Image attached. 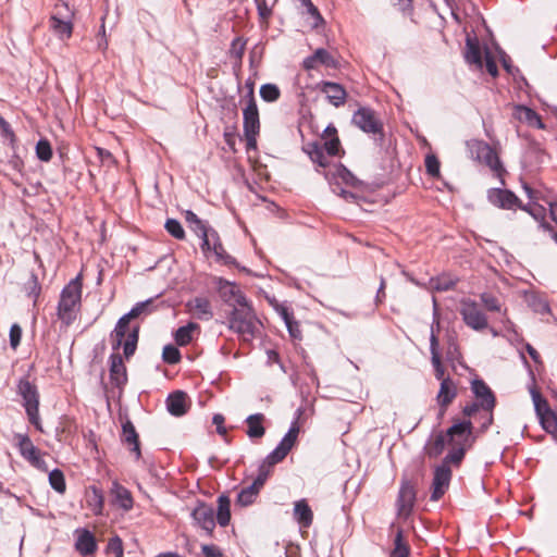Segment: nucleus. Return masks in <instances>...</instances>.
Here are the masks:
<instances>
[{"mask_svg": "<svg viewBox=\"0 0 557 557\" xmlns=\"http://www.w3.org/2000/svg\"><path fill=\"white\" fill-rule=\"evenodd\" d=\"M321 90L325 94L330 103L335 107L343 106L346 101L347 92L345 88L337 83L324 82L322 83Z\"/></svg>", "mask_w": 557, "mask_h": 557, "instance_id": "c85d7f7f", "label": "nucleus"}, {"mask_svg": "<svg viewBox=\"0 0 557 557\" xmlns=\"http://www.w3.org/2000/svg\"><path fill=\"white\" fill-rule=\"evenodd\" d=\"M451 480V469L446 463H441L434 470L431 500L436 502L446 493Z\"/></svg>", "mask_w": 557, "mask_h": 557, "instance_id": "4468645a", "label": "nucleus"}, {"mask_svg": "<svg viewBox=\"0 0 557 557\" xmlns=\"http://www.w3.org/2000/svg\"><path fill=\"white\" fill-rule=\"evenodd\" d=\"M166 408L172 416L181 417L185 414L187 411L186 394L177 391L169 395L166 399Z\"/></svg>", "mask_w": 557, "mask_h": 557, "instance_id": "7c9ffc66", "label": "nucleus"}, {"mask_svg": "<svg viewBox=\"0 0 557 557\" xmlns=\"http://www.w3.org/2000/svg\"><path fill=\"white\" fill-rule=\"evenodd\" d=\"M81 300L82 277L77 275L63 287L58 304V317L66 326L76 320L81 308Z\"/></svg>", "mask_w": 557, "mask_h": 557, "instance_id": "f03ea898", "label": "nucleus"}, {"mask_svg": "<svg viewBox=\"0 0 557 557\" xmlns=\"http://www.w3.org/2000/svg\"><path fill=\"white\" fill-rule=\"evenodd\" d=\"M139 327L135 326L129 331L123 341V350L126 358L131 357L137 347Z\"/></svg>", "mask_w": 557, "mask_h": 557, "instance_id": "c03bdc74", "label": "nucleus"}, {"mask_svg": "<svg viewBox=\"0 0 557 557\" xmlns=\"http://www.w3.org/2000/svg\"><path fill=\"white\" fill-rule=\"evenodd\" d=\"M258 13L263 21H268L272 14L271 8L267 4L265 0H255Z\"/></svg>", "mask_w": 557, "mask_h": 557, "instance_id": "69168bd1", "label": "nucleus"}, {"mask_svg": "<svg viewBox=\"0 0 557 557\" xmlns=\"http://www.w3.org/2000/svg\"><path fill=\"white\" fill-rule=\"evenodd\" d=\"M162 359L169 364H175L181 360V352L174 345H166L162 351Z\"/></svg>", "mask_w": 557, "mask_h": 557, "instance_id": "603ef678", "label": "nucleus"}, {"mask_svg": "<svg viewBox=\"0 0 557 557\" xmlns=\"http://www.w3.org/2000/svg\"><path fill=\"white\" fill-rule=\"evenodd\" d=\"M41 287L38 283L37 276L32 274L29 282L27 283V294L29 297L34 299V304H36L37 298L40 295Z\"/></svg>", "mask_w": 557, "mask_h": 557, "instance_id": "6e6d98bb", "label": "nucleus"}, {"mask_svg": "<svg viewBox=\"0 0 557 557\" xmlns=\"http://www.w3.org/2000/svg\"><path fill=\"white\" fill-rule=\"evenodd\" d=\"M465 58L469 64L475 65L476 69L483 67L482 52L476 40L467 39Z\"/></svg>", "mask_w": 557, "mask_h": 557, "instance_id": "c9c22d12", "label": "nucleus"}, {"mask_svg": "<svg viewBox=\"0 0 557 557\" xmlns=\"http://www.w3.org/2000/svg\"><path fill=\"white\" fill-rule=\"evenodd\" d=\"M10 345L15 350L21 343L22 329L18 324L14 323L10 327Z\"/></svg>", "mask_w": 557, "mask_h": 557, "instance_id": "13d9d810", "label": "nucleus"}, {"mask_svg": "<svg viewBox=\"0 0 557 557\" xmlns=\"http://www.w3.org/2000/svg\"><path fill=\"white\" fill-rule=\"evenodd\" d=\"M352 121L359 128L369 134H379L383 127L376 113L369 108H360L355 112Z\"/></svg>", "mask_w": 557, "mask_h": 557, "instance_id": "f8f14e48", "label": "nucleus"}, {"mask_svg": "<svg viewBox=\"0 0 557 557\" xmlns=\"http://www.w3.org/2000/svg\"><path fill=\"white\" fill-rule=\"evenodd\" d=\"M424 164L430 176L437 177L440 175V161L434 153L430 152L425 156Z\"/></svg>", "mask_w": 557, "mask_h": 557, "instance_id": "864d4df0", "label": "nucleus"}, {"mask_svg": "<svg viewBox=\"0 0 557 557\" xmlns=\"http://www.w3.org/2000/svg\"><path fill=\"white\" fill-rule=\"evenodd\" d=\"M446 444H448L446 434L440 432L426 443L425 454L431 458H436L443 453Z\"/></svg>", "mask_w": 557, "mask_h": 557, "instance_id": "e433bc0d", "label": "nucleus"}, {"mask_svg": "<svg viewBox=\"0 0 557 557\" xmlns=\"http://www.w3.org/2000/svg\"><path fill=\"white\" fill-rule=\"evenodd\" d=\"M17 394L23 399V406L29 422L37 430L42 431L39 417V394L36 385L27 377H22L17 383Z\"/></svg>", "mask_w": 557, "mask_h": 557, "instance_id": "39448f33", "label": "nucleus"}, {"mask_svg": "<svg viewBox=\"0 0 557 557\" xmlns=\"http://www.w3.org/2000/svg\"><path fill=\"white\" fill-rule=\"evenodd\" d=\"M533 401L536 414L542 428L557 440V414L550 409L548 403L540 394L533 393Z\"/></svg>", "mask_w": 557, "mask_h": 557, "instance_id": "1a4fd4ad", "label": "nucleus"}, {"mask_svg": "<svg viewBox=\"0 0 557 557\" xmlns=\"http://www.w3.org/2000/svg\"><path fill=\"white\" fill-rule=\"evenodd\" d=\"M108 549L116 557H123V542L119 536H113L109 540Z\"/></svg>", "mask_w": 557, "mask_h": 557, "instance_id": "052dcab7", "label": "nucleus"}, {"mask_svg": "<svg viewBox=\"0 0 557 557\" xmlns=\"http://www.w3.org/2000/svg\"><path fill=\"white\" fill-rule=\"evenodd\" d=\"M110 381L114 386L122 388L127 382L126 368L119 354L110 356Z\"/></svg>", "mask_w": 557, "mask_h": 557, "instance_id": "5701e85b", "label": "nucleus"}, {"mask_svg": "<svg viewBox=\"0 0 557 557\" xmlns=\"http://www.w3.org/2000/svg\"><path fill=\"white\" fill-rule=\"evenodd\" d=\"M487 199L492 205L502 209L522 208L519 198L508 189L492 188L487 193Z\"/></svg>", "mask_w": 557, "mask_h": 557, "instance_id": "a211bd4d", "label": "nucleus"}, {"mask_svg": "<svg viewBox=\"0 0 557 557\" xmlns=\"http://www.w3.org/2000/svg\"><path fill=\"white\" fill-rule=\"evenodd\" d=\"M201 552L206 557H222L223 554L216 545H202Z\"/></svg>", "mask_w": 557, "mask_h": 557, "instance_id": "338daca9", "label": "nucleus"}, {"mask_svg": "<svg viewBox=\"0 0 557 557\" xmlns=\"http://www.w3.org/2000/svg\"><path fill=\"white\" fill-rule=\"evenodd\" d=\"M319 65L336 69L338 63L327 50L320 48L317 49L313 54L304 60V67L306 70H314Z\"/></svg>", "mask_w": 557, "mask_h": 557, "instance_id": "4be33fe9", "label": "nucleus"}, {"mask_svg": "<svg viewBox=\"0 0 557 557\" xmlns=\"http://www.w3.org/2000/svg\"><path fill=\"white\" fill-rule=\"evenodd\" d=\"M460 314L463 322L474 331H482L487 327V318L473 300H462Z\"/></svg>", "mask_w": 557, "mask_h": 557, "instance_id": "9d476101", "label": "nucleus"}, {"mask_svg": "<svg viewBox=\"0 0 557 557\" xmlns=\"http://www.w3.org/2000/svg\"><path fill=\"white\" fill-rule=\"evenodd\" d=\"M263 413H253L246 418L247 423V435L250 440L261 438L265 433V428L263 426L264 422Z\"/></svg>", "mask_w": 557, "mask_h": 557, "instance_id": "2f4dec72", "label": "nucleus"}, {"mask_svg": "<svg viewBox=\"0 0 557 557\" xmlns=\"http://www.w3.org/2000/svg\"><path fill=\"white\" fill-rule=\"evenodd\" d=\"M299 428L297 423L294 422L278 445L264 458L263 462L260 465L258 475L252 482L255 486H257L259 490L262 488L271 473L272 467L281 462L292 450L296 443Z\"/></svg>", "mask_w": 557, "mask_h": 557, "instance_id": "f257e3e1", "label": "nucleus"}, {"mask_svg": "<svg viewBox=\"0 0 557 557\" xmlns=\"http://www.w3.org/2000/svg\"><path fill=\"white\" fill-rule=\"evenodd\" d=\"M410 548L404 540L403 530L398 529L394 539V548L392 549L389 557H409Z\"/></svg>", "mask_w": 557, "mask_h": 557, "instance_id": "79ce46f5", "label": "nucleus"}, {"mask_svg": "<svg viewBox=\"0 0 557 557\" xmlns=\"http://www.w3.org/2000/svg\"><path fill=\"white\" fill-rule=\"evenodd\" d=\"M131 320L132 319L127 314L122 315L111 333V343L114 350H117L122 346L123 341L128 333V324Z\"/></svg>", "mask_w": 557, "mask_h": 557, "instance_id": "473e14b6", "label": "nucleus"}, {"mask_svg": "<svg viewBox=\"0 0 557 557\" xmlns=\"http://www.w3.org/2000/svg\"><path fill=\"white\" fill-rule=\"evenodd\" d=\"M123 442L128 445L131 451H133L136 456V459H138L141 455L138 434L129 421L123 424Z\"/></svg>", "mask_w": 557, "mask_h": 557, "instance_id": "f704fd0d", "label": "nucleus"}, {"mask_svg": "<svg viewBox=\"0 0 557 557\" xmlns=\"http://www.w3.org/2000/svg\"><path fill=\"white\" fill-rule=\"evenodd\" d=\"M471 391L476 398V403L480 404L481 409L488 412L487 421L483 424V428L486 429L492 424L493 421L492 411L496 403L494 393L481 379H474L471 382Z\"/></svg>", "mask_w": 557, "mask_h": 557, "instance_id": "6e6552de", "label": "nucleus"}, {"mask_svg": "<svg viewBox=\"0 0 557 557\" xmlns=\"http://www.w3.org/2000/svg\"><path fill=\"white\" fill-rule=\"evenodd\" d=\"M186 307L199 320L208 321L213 317L211 302L206 297H196L189 300Z\"/></svg>", "mask_w": 557, "mask_h": 557, "instance_id": "a878e982", "label": "nucleus"}, {"mask_svg": "<svg viewBox=\"0 0 557 557\" xmlns=\"http://www.w3.org/2000/svg\"><path fill=\"white\" fill-rule=\"evenodd\" d=\"M208 242L205 244V237H201V248L203 250L213 251L219 260H222L225 264H235V259L227 255L222 243L220 242L218 233L210 228L208 232Z\"/></svg>", "mask_w": 557, "mask_h": 557, "instance_id": "6ab92c4d", "label": "nucleus"}, {"mask_svg": "<svg viewBox=\"0 0 557 557\" xmlns=\"http://www.w3.org/2000/svg\"><path fill=\"white\" fill-rule=\"evenodd\" d=\"M467 449L468 448H463L461 446H451V449L446 455L442 463H446L447 466H449V463L459 465L463 459Z\"/></svg>", "mask_w": 557, "mask_h": 557, "instance_id": "09e8293b", "label": "nucleus"}, {"mask_svg": "<svg viewBox=\"0 0 557 557\" xmlns=\"http://www.w3.org/2000/svg\"><path fill=\"white\" fill-rule=\"evenodd\" d=\"M285 326L287 327V331L294 339H300L301 338V331L299 329V323L295 320L293 317L289 319V321H285Z\"/></svg>", "mask_w": 557, "mask_h": 557, "instance_id": "e2e57ef3", "label": "nucleus"}, {"mask_svg": "<svg viewBox=\"0 0 557 557\" xmlns=\"http://www.w3.org/2000/svg\"><path fill=\"white\" fill-rule=\"evenodd\" d=\"M111 502L124 511H129L134 506L132 493L116 480L112 482L110 488Z\"/></svg>", "mask_w": 557, "mask_h": 557, "instance_id": "412c9836", "label": "nucleus"}, {"mask_svg": "<svg viewBox=\"0 0 557 557\" xmlns=\"http://www.w3.org/2000/svg\"><path fill=\"white\" fill-rule=\"evenodd\" d=\"M481 300L485 308L490 311H500V304L496 297L491 294L483 293L481 295Z\"/></svg>", "mask_w": 557, "mask_h": 557, "instance_id": "4d7b16f0", "label": "nucleus"}, {"mask_svg": "<svg viewBox=\"0 0 557 557\" xmlns=\"http://www.w3.org/2000/svg\"><path fill=\"white\" fill-rule=\"evenodd\" d=\"M218 289L224 302L233 306L234 308L245 306L248 302L239 286L233 282L220 278L218 282Z\"/></svg>", "mask_w": 557, "mask_h": 557, "instance_id": "2eb2a0df", "label": "nucleus"}, {"mask_svg": "<svg viewBox=\"0 0 557 557\" xmlns=\"http://www.w3.org/2000/svg\"><path fill=\"white\" fill-rule=\"evenodd\" d=\"M280 96V88L275 84H264L260 87V97L267 102L276 101Z\"/></svg>", "mask_w": 557, "mask_h": 557, "instance_id": "de8ad7c7", "label": "nucleus"}, {"mask_svg": "<svg viewBox=\"0 0 557 557\" xmlns=\"http://www.w3.org/2000/svg\"><path fill=\"white\" fill-rule=\"evenodd\" d=\"M17 447L23 458L28 460L34 467L38 469L45 468V460L40 456L39 449L33 444L28 435L16 434Z\"/></svg>", "mask_w": 557, "mask_h": 557, "instance_id": "dca6fc26", "label": "nucleus"}, {"mask_svg": "<svg viewBox=\"0 0 557 557\" xmlns=\"http://www.w3.org/2000/svg\"><path fill=\"white\" fill-rule=\"evenodd\" d=\"M231 520V502L225 495L218 498L216 521L221 527H226Z\"/></svg>", "mask_w": 557, "mask_h": 557, "instance_id": "4c0bfd02", "label": "nucleus"}, {"mask_svg": "<svg viewBox=\"0 0 557 557\" xmlns=\"http://www.w3.org/2000/svg\"><path fill=\"white\" fill-rule=\"evenodd\" d=\"M50 27L61 39H69L72 36L73 25L69 21H63L57 16L50 18Z\"/></svg>", "mask_w": 557, "mask_h": 557, "instance_id": "58836bf2", "label": "nucleus"}, {"mask_svg": "<svg viewBox=\"0 0 557 557\" xmlns=\"http://www.w3.org/2000/svg\"><path fill=\"white\" fill-rule=\"evenodd\" d=\"M293 517L301 528L307 529L311 527L313 522V511L307 499L302 498L294 503Z\"/></svg>", "mask_w": 557, "mask_h": 557, "instance_id": "bb28decb", "label": "nucleus"}, {"mask_svg": "<svg viewBox=\"0 0 557 557\" xmlns=\"http://www.w3.org/2000/svg\"><path fill=\"white\" fill-rule=\"evenodd\" d=\"M260 490L255 486L252 483L244 487L237 495L236 505L242 507H247L255 503L257 496L259 495Z\"/></svg>", "mask_w": 557, "mask_h": 557, "instance_id": "a19ab883", "label": "nucleus"}, {"mask_svg": "<svg viewBox=\"0 0 557 557\" xmlns=\"http://www.w3.org/2000/svg\"><path fill=\"white\" fill-rule=\"evenodd\" d=\"M337 176L347 185H356L357 178L344 166L337 169Z\"/></svg>", "mask_w": 557, "mask_h": 557, "instance_id": "0e129e2a", "label": "nucleus"}, {"mask_svg": "<svg viewBox=\"0 0 557 557\" xmlns=\"http://www.w3.org/2000/svg\"><path fill=\"white\" fill-rule=\"evenodd\" d=\"M244 116V131L246 139H255L259 134L260 129V121H259V111L253 98V91L250 90L249 100L247 102L246 108L243 110Z\"/></svg>", "mask_w": 557, "mask_h": 557, "instance_id": "9b49d317", "label": "nucleus"}, {"mask_svg": "<svg viewBox=\"0 0 557 557\" xmlns=\"http://www.w3.org/2000/svg\"><path fill=\"white\" fill-rule=\"evenodd\" d=\"M75 548L82 556H88L96 552L97 542L94 534L87 529L76 530Z\"/></svg>", "mask_w": 557, "mask_h": 557, "instance_id": "393cba45", "label": "nucleus"}, {"mask_svg": "<svg viewBox=\"0 0 557 557\" xmlns=\"http://www.w3.org/2000/svg\"><path fill=\"white\" fill-rule=\"evenodd\" d=\"M49 483L51 487L60 494H63L66 490L64 474L59 469H54L49 473Z\"/></svg>", "mask_w": 557, "mask_h": 557, "instance_id": "a18cd8bd", "label": "nucleus"}, {"mask_svg": "<svg viewBox=\"0 0 557 557\" xmlns=\"http://www.w3.org/2000/svg\"><path fill=\"white\" fill-rule=\"evenodd\" d=\"M273 307L276 313L282 318L284 322L289 321V319L294 317V313L290 310V308L284 302H275Z\"/></svg>", "mask_w": 557, "mask_h": 557, "instance_id": "bf43d9fd", "label": "nucleus"}, {"mask_svg": "<svg viewBox=\"0 0 557 557\" xmlns=\"http://www.w3.org/2000/svg\"><path fill=\"white\" fill-rule=\"evenodd\" d=\"M257 322L255 312L247 302L245 306L233 308L228 318V327L245 341H250L255 336Z\"/></svg>", "mask_w": 557, "mask_h": 557, "instance_id": "20e7f679", "label": "nucleus"}, {"mask_svg": "<svg viewBox=\"0 0 557 557\" xmlns=\"http://www.w3.org/2000/svg\"><path fill=\"white\" fill-rule=\"evenodd\" d=\"M471 158L481 164L486 165L493 174L505 185L504 175L506 170L499 159L496 141H468Z\"/></svg>", "mask_w": 557, "mask_h": 557, "instance_id": "7ed1b4c3", "label": "nucleus"}, {"mask_svg": "<svg viewBox=\"0 0 557 557\" xmlns=\"http://www.w3.org/2000/svg\"><path fill=\"white\" fill-rule=\"evenodd\" d=\"M431 361H432V366L434 368L435 377L437 380H440L441 382H443V380H445L446 377L444 376L445 369H444V367L442 364L441 356H436L434 354V357H431Z\"/></svg>", "mask_w": 557, "mask_h": 557, "instance_id": "680f3d73", "label": "nucleus"}, {"mask_svg": "<svg viewBox=\"0 0 557 557\" xmlns=\"http://www.w3.org/2000/svg\"><path fill=\"white\" fill-rule=\"evenodd\" d=\"M457 396V385L450 377H446L441 382L440 391L436 396V401L440 406V417H443L447 407L454 401Z\"/></svg>", "mask_w": 557, "mask_h": 557, "instance_id": "aec40b11", "label": "nucleus"}, {"mask_svg": "<svg viewBox=\"0 0 557 557\" xmlns=\"http://www.w3.org/2000/svg\"><path fill=\"white\" fill-rule=\"evenodd\" d=\"M546 154L544 150L537 145L536 141H532L525 149L522 156V164L524 168L533 170L544 163Z\"/></svg>", "mask_w": 557, "mask_h": 557, "instance_id": "cd10ccee", "label": "nucleus"}, {"mask_svg": "<svg viewBox=\"0 0 557 557\" xmlns=\"http://www.w3.org/2000/svg\"><path fill=\"white\" fill-rule=\"evenodd\" d=\"M85 502L86 506L95 516H101L103 513L104 508V494L103 491L96 486L91 485L85 491Z\"/></svg>", "mask_w": 557, "mask_h": 557, "instance_id": "b1692460", "label": "nucleus"}, {"mask_svg": "<svg viewBox=\"0 0 557 557\" xmlns=\"http://www.w3.org/2000/svg\"><path fill=\"white\" fill-rule=\"evenodd\" d=\"M194 522L200 527L208 535H211L214 527V509L206 503H199L191 511Z\"/></svg>", "mask_w": 557, "mask_h": 557, "instance_id": "f3484780", "label": "nucleus"}, {"mask_svg": "<svg viewBox=\"0 0 557 557\" xmlns=\"http://www.w3.org/2000/svg\"><path fill=\"white\" fill-rule=\"evenodd\" d=\"M36 154L41 161H49L52 157V148L50 141H37Z\"/></svg>", "mask_w": 557, "mask_h": 557, "instance_id": "5fc2aeb1", "label": "nucleus"}, {"mask_svg": "<svg viewBox=\"0 0 557 557\" xmlns=\"http://www.w3.org/2000/svg\"><path fill=\"white\" fill-rule=\"evenodd\" d=\"M414 502H416L414 486L410 482L404 481L400 485L397 502H396L397 516L399 518L407 519L413 509Z\"/></svg>", "mask_w": 557, "mask_h": 557, "instance_id": "ddd939ff", "label": "nucleus"}, {"mask_svg": "<svg viewBox=\"0 0 557 557\" xmlns=\"http://www.w3.org/2000/svg\"><path fill=\"white\" fill-rule=\"evenodd\" d=\"M152 299H147L141 302H137L126 314L131 319L138 318L140 315H147L152 312Z\"/></svg>", "mask_w": 557, "mask_h": 557, "instance_id": "49530a36", "label": "nucleus"}, {"mask_svg": "<svg viewBox=\"0 0 557 557\" xmlns=\"http://www.w3.org/2000/svg\"><path fill=\"white\" fill-rule=\"evenodd\" d=\"M164 227L166 232L172 235L176 239H184L185 238V231L182 226V224L175 220V219H168Z\"/></svg>", "mask_w": 557, "mask_h": 557, "instance_id": "3c124183", "label": "nucleus"}, {"mask_svg": "<svg viewBox=\"0 0 557 557\" xmlns=\"http://www.w3.org/2000/svg\"><path fill=\"white\" fill-rule=\"evenodd\" d=\"M184 215L188 227L200 238L205 237V244H207L209 237L208 232L211 227H208L207 224L200 220L191 210L185 211Z\"/></svg>", "mask_w": 557, "mask_h": 557, "instance_id": "72a5a7b5", "label": "nucleus"}, {"mask_svg": "<svg viewBox=\"0 0 557 557\" xmlns=\"http://www.w3.org/2000/svg\"><path fill=\"white\" fill-rule=\"evenodd\" d=\"M472 431L473 425L470 420L454 422L446 431L448 445L469 449L473 444Z\"/></svg>", "mask_w": 557, "mask_h": 557, "instance_id": "0eeeda50", "label": "nucleus"}, {"mask_svg": "<svg viewBox=\"0 0 557 557\" xmlns=\"http://www.w3.org/2000/svg\"><path fill=\"white\" fill-rule=\"evenodd\" d=\"M301 4L308 14H310L317 21L321 20V15L311 0H301Z\"/></svg>", "mask_w": 557, "mask_h": 557, "instance_id": "774afa93", "label": "nucleus"}, {"mask_svg": "<svg viewBox=\"0 0 557 557\" xmlns=\"http://www.w3.org/2000/svg\"><path fill=\"white\" fill-rule=\"evenodd\" d=\"M198 327V324L194 322H189L188 324L178 327L174 334L176 344L180 346L188 345L193 339V332Z\"/></svg>", "mask_w": 557, "mask_h": 557, "instance_id": "ea45409f", "label": "nucleus"}, {"mask_svg": "<svg viewBox=\"0 0 557 557\" xmlns=\"http://www.w3.org/2000/svg\"><path fill=\"white\" fill-rule=\"evenodd\" d=\"M513 115L518 121L525 123L530 127L537 129L544 128L541 116L531 108L517 106L513 110Z\"/></svg>", "mask_w": 557, "mask_h": 557, "instance_id": "c756f323", "label": "nucleus"}, {"mask_svg": "<svg viewBox=\"0 0 557 557\" xmlns=\"http://www.w3.org/2000/svg\"><path fill=\"white\" fill-rule=\"evenodd\" d=\"M302 150L309 156L312 162L325 168L329 159L344 153L341 141H307Z\"/></svg>", "mask_w": 557, "mask_h": 557, "instance_id": "423d86ee", "label": "nucleus"}, {"mask_svg": "<svg viewBox=\"0 0 557 557\" xmlns=\"http://www.w3.org/2000/svg\"><path fill=\"white\" fill-rule=\"evenodd\" d=\"M528 301H529V306L536 313L546 314L550 310L548 302L544 298H542L537 295H532Z\"/></svg>", "mask_w": 557, "mask_h": 557, "instance_id": "8fccbe9b", "label": "nucleus"}, {"mask_svg": "<svg viewBox=\"0 0 557 557\" xmlns=\"http://www.w3.org/2000/svg\"><path fill=\"white\" fill-rule=\"evenodd\" d=\"M245 50L246 40L242 37L234 38L228 50V55L232 60H234L235 65L239 66L242 64Z\"/></svg>", "mask_w": 557, "mask_h": 557, "instance_id": "37998d69", "label": "nucleus"}]
</instances>
